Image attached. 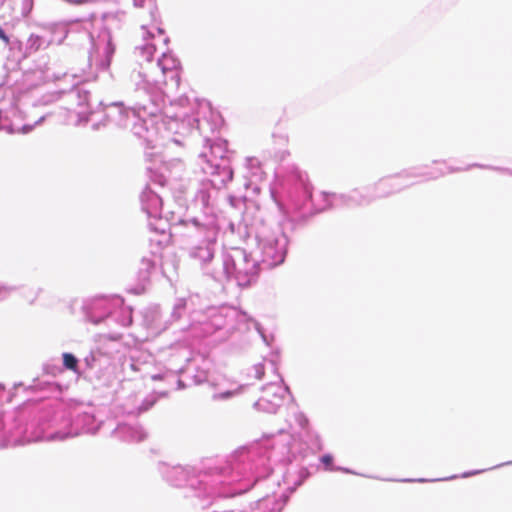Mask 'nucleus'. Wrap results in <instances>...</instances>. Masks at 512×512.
I'll list each match as a JSON object with an SVG mask.
<instances>
[{
	"instance_id": "nucleus-4",
	"label": "nucleus",
	"mask_w": 512,
	"mask_h": 512,
	"mask_svg": "<svg viewBox=\"0 0 512 512\" xmlns=\"http://www.w3.org/2000/svg\"><path fill=\"white\" fill-rule=\"evenodd\" d=\"M167 72L171 75V78H172V79H174V78H177V77H178V73H177L176 71L168 70Z\"/></svg>"
},
{
	"instance_id": "nucleus-3",
	"label": "nucleus",
	"mask_w": 512,
	"mask_h": 512,
	"mask_svg": "<svg viewBox=\"0 0 512 512\" xmlns=\"http://www.w3.org/2000/svg\"><path fill=\"white\" fill-rule=\"evenodd\" d=\"M0 39H2L6 44L9 43V37L6 35L2 28H0Z\"/></svg>"
},
{
	"instance_id": "nucleus-1",
	"label": "nucleus",
	"mask_w": 512,
	"mask_h": 512,
	"mask_svg": "<svg viewBox=\"0 0 512 512\" xmlns=\"http://www.w3.org/2000/svg\"><path fill=\"white\" fill-rule=\"evenodd\" d=\"M63 365L69 370L77 371L78 360L74 355H72L70 353H64L63 354Z\"/></svg>"
},
{
	"instance_id": "nucleus-2",
	"label": "nucleus",
	"mask_w": 512,
	"mask_h": 512,
	"mask_svg": "<svg viewBox=\"0 0 512 512\" xmlns=\"http://www.w3.org/2000/svg\"><path fill=\"white\" fill-rule=\"evenodd\" d=\"M321 461L326 466H330L333 461V457L331 455H324V456H322Z\"/></svg>"
}]
</instances>
